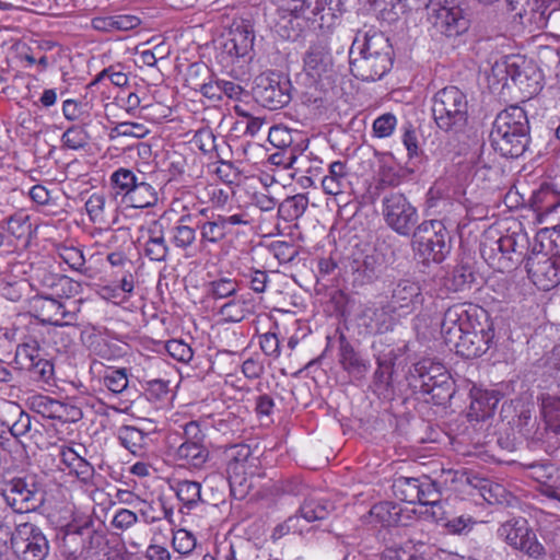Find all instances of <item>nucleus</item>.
I'll use <instances>...</instances> for the list:
<instances>
[{
  "mask_svg": "<svg viewBox=\"0 0 560 560\" xmlns=\"http://www.w3.org/2000/svg\"><path fill=\"white\" fill-rule=\"evenodd\" d=\"M476 282V273L469 264L457 265L452 272V287L454 291H466Z\"/></svg>",
  "mask_w": 560,
  "mask_h": 560,
  "instance_id": "obj_49",
  "label": "nucleus"
},
{
  "mask_svg": "<svg viewBox=\"0 0 560 560\" xmlns=\"http://www.w3.org/2000/svg\"><path fill=\"white\" fill-rule=\"evenodd\" d=\"M22 369L26 370L30 377L37 383L50 384L54 380V364L47 359H36L35 363L31 364L22 363Z\"/></svg>",
  "mask_w": 560,
  "mask_h": 560,
  "instance_id": "obj_45",
  "label": "nucleus"
},
{
  "mask_svg": "<svg viewBox=\"0 0 560 560\" xmlns=\"http://www.w3.org/2000/svg\"><path fill=\"white\" fill-rule=\"evenodd\" d=\"M190 214L182 215L170 229V241L180 250H188L197 240L196 229L189 225Z\"/></svg>",
  "mask_w": 560,
  "mask_h": 560,
  "instance_id": "obj_27",
  "label": "nucleus"
},
{
  "mask_svg": "<svg viewBox=\"0 0 560 560\" xmlns=\"http://www.w3.org/2000/svg\"><path fill=\"white\" fill-rule=\"evenodd\" d=\"M60 258L73 270L88 275L89 268H85V258L80 248L73 246H63L59 249Z\"/></svg>",
  "mask_w": 560,
  "mask_h": 560,
  "instance_id": "obj_53",
  "label": "nucleus"
},
{
  "mask_svg": "<svg viewBox=\"0 0 560 560\" xmlns=\"http://www.w3.org/2000/svg\"><path fill=\"white\" fill-rule=\"evenodd\" d=\"M117 438L120 444L136 456L143 455L149 445V433L133 425L120 427Z\"/></svg>",
  "mask_w": 560,
  "mask_h": 560,
  "instance_id": "obj_28",
  "label": "nucleus"
},
{
  "mask_svg": "<svg viewBox=\"0 0 560 560\" xmlns=\"http://www.w3.org/2000/svg\"><path fill=\"white\" fill-rule=\"evenodd\" d=\"M428 16L436 32L446 37H457L469 28V20L458 5H448V1L431 2L428 5Z\"/></svg>",
  "mask_w": 560,
  "mask_h": 560,
  "instance_id": "obj_12",
  "label": "nucleus"
},
{
  "mask_svg": "<svg viewBox=\"0 0 560 560\" xmlns=\"http://www.w3.org/2000/svg\"><path fill=\"white\" fill-rule=\"evenodd\" d=\"M269 142L278 149L291 148V131L281 126H272L268 133Z\"/></svg>",
  "mask_w": 560,
  "mask_h": 560,
  "instance_id": "obj_64",
  "label": "nucleus"
},
{
  "mask_svg": "<svg viewBox=\"0 0 560 560\" xmlns=\"http://www.w3.org/2000/svg\"><path fill=\"white\" fill-rule=\"evenodd\" d=\"M176 459L184 460L186 464L196 468L201 467L209 457V451L202 443H182L176 452Z\"/></svg>",
  "mask_w": 560,
  "mask_h": 560,
  "instance_id": "obj_33",
  "label": "nucleus"
},
{
  "mask_svg": "<svg viewBox=\"0 0 560 560\" xmlns=\"http://www.w3.org/2000/svg\"><path fill=\"white\" fill-rule=\"evenodd\" d=\"M490 141L501 156H522L530 143V127L526 112L520 106H510L500 112L492 124Z\"/></svg>",
  "mask_w": 560,
  "mask_h": 560,
  "instance_id": "obj_2",
  "label": "nucleus"
},
{
  "mask_svg": "<svg viewBox=\"0 0 560 560\" xmlns=\"http://www.w3.org/2000/svg\"><path fill=\"white\" fill-rule=\"evenodd\" d=\"M476 522L469 515H460L450 520H445L443 526L450 534L463 535L471 530Z\"/></svg>",
  "mask_w": 560,
  "mask_h": 560,
  "instance_id": "obj_62",
  "label": "nucleus"
},
{
  "mask_svg": "<svg viewBox=\"0 0 560 560\" xmlns=\"http://www.w3.org/2000/svg\"><path fill=\"white\" fill-rule=\"evenodd\" d=\"M467 95L457 86L448 85L432 97V116L438 128L457 135L466 128L469 118Z\"/></svg>",
  "mask_w": 560,
  "mask_h": 560,
  "instance_id": "obj_5",
  "label": "nucleus"
},
{
  "mask_svg": "<svg viewBox=\"0 0 560 560\" xmlns=\"http://www.w3.org/2000/svg\"><path fill=\"white\" fill-rule=\"evenodd\" d=\"M397 126V118L392 113H385L373 122V132L377 138L389 137Z\"/></svg>",
  "mask_w": 560,
  "mask_h": 560,
  "instance_id": "obj_60",
  "label": "nucleus"
},
{
  "mask_svg": "<svg viewBox=\"0 0 560 560\" xmlns=\"http://www.w3.org/2000/svg\"><path fill=\"white\" fill-rule=\"evenodd\" d=\"M396 358L394 350H389L376 357L377 368L373 373L371 385L375 394L385 395L392 387Z\"/></svg>",
  "mask_w": 560,
  "mask_h": 560,
  "instance_id": "obj_22",
  "label": "nucleus"
},
{
  "mask_svg": "<svg viewBox=\"0 0 560 560\" xmlns=\"http://www.w3.org/2000/svg\"><path fill=\"white\" fill-rule=\"evenodd\" d=\"M350 268L354 283L360 285L372 283L383 272L384 256L375 248L358 250L351 256Z\"/></svg>",
  "mask_w": 560,
  "mask_h": 560,
  "instance_id": "obj_17",
  "label": "nucleus"
},
{
  "mask_svg": "<svg viewBox=\"0 0 560 560\" xmlns=\"http://www.w3.org/2000/svg\"><path fill=\"white\" fill-rule=\"evenodd\" d=\"M273 493L278 495H301L304 493L305 485L299 478H288L275 482Z\"/></svg>",
  "mask_w": 560,
  "mask_h": 560,
  "instance_id": "obj_57",
  "label": "nucleus"
},
{
  "mask_svg": "<svg viewBox=\"0 0 560 560\" xmlns=\"http://www.w3.org/2000/svg\"><path fill=\"white\" fill-rule=\"evenodd\" d=\"M167 353L178 362L188 363L194 355L190 346L183 340L172 339L165 343Z\"/></svg>",
  "mask_w": 560,
  "mask_h": 560,
  "instance_id": "obj_56",
  "label": "nucleus"
},
{
  "mask_svg": "<svg viewBox=\"0 0 560 560\" xmlns=\"http://www.w3.org/2000/svg\"><path fill=\"white\" fill-rule=\"evenodd\" d=\"M536 211L541 214L553 213L560 208V194L549 186H542L533 196Z\"/></svg>",
  "mask_w": 560,
  "mask_h": 560,
  "instance_id": "obj_40",
  "label": "nucleus"
},
{
  "mask_svg": "<svg viewBox=\"0 0 560 560\" xmlns=\"http://www.w3.org/2000/svg\"><path fill=\"white\" fill-rule=\"evenodd\" d=\"M340 5V0H303L302 4L293 5L292 11L328 31L341 16Z\"/></svg>",
  "mask_w": 560,
  "mask_h": 560,
  "instance_id": "obj_16",
  "label": "nucleus"
},
{
  "mask_svg": "<svg viewBox=\"0 0 560 560\" xmlns=\"http://www.w3.org/2000/svg\"><path fill=\"white\" fill-rule=\"evenodd\" d=\"M127 369L108 370L103 376V384L114 394H121L128 389Z\"/></svg>",
  "mask_w": 560,
  "mask_h": 560,
  "instance_id": "obj_52",
  "label": "nucleus"
},
{
  "mask_svg": "<svg viewBox=\"0 0 560 560\" xmlns=\"http://www.w3.org/2000/svg\"><path fill=\"white\" fill-rule=\"evenodd\" d=\"M393 491L395 497L404 502L417 504V501H421L419 478L399 476L394 480Z\"/></svg>",
  "mask_w": 560,
  "mask_h": 560,
  "instance_id": "obj_35",
  "label": "nucleus"
},
{
  "mask_svg": "<svg viewBox=\"0 0 560 560\" xmlns=\"http://www.w3.org/2000/svg\"><path fill=\"white\" fill-rule=\"evenodd\" d=\"M89 139L88 131L82 126L78 125L69 127L61 137L63 147L71 150L85 148L89 143Z\"/></svg>",
  "mask_w": 560,
  "mask_h": 560,
  "instance_id": "obj_51",
  "label": "nucleus"
},
{
  "mask_svg": "<svg viewBox=\"0 0 560 560\" xmlns=\"http://www.w3.org/2000/svg\"><path fill=\"white\" fill-rule=\"evenodd\" d=\"M419 497H421V501H417L418 504L436 506L441 501V491L438 482L428 476L420 477Z\"/></svg>",
  "mask_w": 560,
  "mask_h": 560,
  "instance_id": "obj_48",
  "label": "nucleus"
},
{
  "mask_svg": "<svg viewBox=\"0 0 560 560\" xmlns=\"http://www.w3.org/2000/svg\"><path fill=\"white\" fill-rule=\"evenodd\" d=\"M529 476L535 479L540 486L551 481L557 468L552 464L535 462L527 466Z\"/></svg>",
  "mask_w": 560,
  "mask_h": 560,
  "instance_id": "obj_59",
  "label": "nucleus"
},
{
  "mask_svg": "<svg viewBox=\"0 0 560 560\" xmlns=\"http://www.w3.org/2000/svg\"><path fill=\"white\" fill-rule=\"evenodd\" d=\"M11 549L19 560H45L49 551V542L37 525L14 524L11 527Z\"/></svg>",
  "mask_w": 560,
  "mask_h": 560,
  "instance_id": "obj_10",
  "label": "nucleus"
},
{
  "mask_svg": "<svg viewBox=\"0 0 560 560\" xmlns=\"http://www.w3.org/2000/svg\"><path fill=\"white\" fill-rule=\"evenodd\" d=\"M246 305L247 301L245 299L231 300L221 306L220 314H222L228 322L238 323L243 320L248 313V308L245 307Z\"/></svg>",
  "mask_w": 560,
  "mask_h": 560,
  "instance_id": "obj_54",
  "label": "nucleus"
},
{
  "mask_svg": "<svg viewBox=\"0 0 560 560\" xmlns=\"http://www.w3.org/2000/svg\"><path fill=\"white\" fill-rule=\"evenodd\" d=\"M330 504L323 499L310 498L304 500L299 509V516L306 522L325 520L329 515Z\"/></svg>",
  "mask_w": 560,
  "mask_h": 560,
  "instance_id": "obj_39",
  "label": "nucleus"
},
{
  "mask_svg": "<svg viewBox=\"0 0 560 560\" xmlns=\"http://www.w3.org/2000/svg\"><path fill=\"white\" fill-rule=\"evenodd\" d=\"M411 385L422 395L430 396L436 406L446 405L455 393L451 374L440 363L422 360L413 364Z\"/></svg>",
  "mask_w": 560,
  "mask_h": 560,
  "instance_id": "obj_6",
  "label": "nucleus"
},
{
  "mask_svg": "<svg viewBox=\"0 0 560 560\" xmlns=\"http://www.w3.org/2000/svg\"><path fill=\"white\" fill-rule=\"evenodd\" d=\"M2 495L5 503L18 513L39 510L46 501V485L42 475L20 471L2 480Z\"/></svg>",
  "mask_w": 560,
  "mask_h": 560,
  "instance_id": "obj_4",
  "label": "nucleus"
},
{
  "mask_svg": "<svg viewBox=\"0 0 560 560\" xmlns=\"http://www.w3.org/2000/svg\"><path fill=\"white\" fill-rule=\"evenodd\" d=\"M36 359H42L39 354V345L36 340L19 345L15 351L14 361L22 366L24 364L35 363Z\"/></svg>",
  "mask_w": 560,
  "mask_h": 560,
  "instance_id": "obj_55",
  "label": "nucleus"
},
{
  "mask_svg": "<svg viewBox=\"0 0 560 560\" xmlns=\"http://www.w3.org/2000/svg\"><path fill=\"white\" fill-rule=\"evenodd\" d=\"M32 409L48 419H62L67 406L48 396L37 395L32 398Z\"/></svg>",
  "mask_w": 560,
  "mask_h": 560,
  "instance_id": "obj_36",
  "label": "nucleus"
},
{
  "mask_svg": "<svg viewBox=\"0 0 560 560\" xmlns=\"http://www.w3.org/2000/svg\"><path fill=\"white\" fill-rule=\"evenodd\" d=\"M528 528L525 520L509 521L499 527L498 534L508 545L516 549Z\"/></svg>",
  "mask_w": 560,
  "mask_h": 560,
  "instance_id": "obj_42",
  "label": "nucleus"
},
{
  "mask_svg": "<svg viewBox=\"0 0 560 560\" xmlns=\"http://www.w3.org/2000/svg\"><path fill=\"white\" fill-rule=\"evenodd\" d=\"M548 9V0H526L522 12L517 13V18L521 24H529L542 28L545 21H547Z\"/></svg>",
  "mask_w": 560,
  "mask_h": 560,
  "instance_id": "obj_31",
  "label": "nucleus"
},
{
  "mask_svg": "<svg viewBox=\"0 0 560 560\" xmlns=\"http://www.w3.org/2000/svg\"><path fill=\"white\" fill-rule=\"evenodd\" d=\"M139 180L140 178L131 170L125 167L116 170L110 176V183L118 189L117 194H121L124 199Z\"/></svg>",
  "mask_w": 560,
  "mask_h": 560,
  "instance_id": "obj_47",
  "label": "nucleus"
},
{
  "mask_svg": "<svg viewBox=\"0 0 560 560\" xmlns=\"http://www.w3.org/2000/svg\"><path fill=\"white\" fill-rule=\"evenodd\" d=\"M525 268L534 284L544 291L560 283V260L549 257L546 253L537 252L529 255Z\"/></svg>",
  "mask_w": 560,
  "mask_h": 560,
  "instance_id": "obj_15",
  "label": "nucleus"
},
{
  "mask_svg": "<svg viewBox=\"0 0 560 560\" xmlns=\"http://www.w3.org/2000/svg\"><path fill=\"white\" fill-rule=\"evenodd\" d=\"M423 301L424 296L419 282L399 279L392 284L387 307L398 316H406L419 310Z\"/></svg>",
  "mask_w": 560,
  "mask_h": 560,
  "instance_id": "obj_14",
  "label": "nucleus"
},
{
  "mask_svg": "<svg viewBox=\"0 0 560 560\" xmlns=\"http://www.w3.org/2000/svg\"><path fill=\"white\" fill-rule=\"evenodd\" d=\"M517 550L524 552L529 558L535 560H547V551L542 544L537 539L535 532L532 528L525 530L522 541L518 542Z\"/></svg>",
  "mask_w": 560,
  "mask_h": 560,
  "instance_id": "obj_46",
  "label": "nucleus"
},
{
  "mask_svg": "<svg viewBox=\"0 0 560 560\" xmlns=\"http://www.w3.org/2000/svg\"><path fill=\"white\" fill-rule=\"evenodd\" d=\"M382 215L387 226L404 237H410L419 225L417 208L401 192H389L383 197Z\"/></svg>",
  "mask_w": 560,
  "mask_h": 560,
  "instance_id": "obj_9",
  "label": "nucleus"
},
{
  "mask_svg": "<svg viewBox=\"0 0 560 560\" xmlns=\"http://www.w3.org/2000/svg\"><path fill=\"white\" fill-rule=\"evenodd\" d=\"M159 200L158 192L152 185L144 180H139L135 188L125 197L124 201L132 208L143 209L156 205Z\"/></svg>",
  "mask_w": 560,
  "mask_h": 560,
  "instance_id": "obj_32",
  "label": "nucleus"
},
{
  "mask_svg": "<svg viewBox=\"0 0 560 560\" xmlns=\"http://www.w3.org/2000/svg\"><path fill=\"white\" fill-rule=\"evenodd\" d=\"M255 34L250 25L241 23L232 27L222 44V54H226L234 62L235 59H252Z\"/></svg>",
  "mask_w": 560,
  "mask_h": 560,
  "instance_id": "obj_20",
  "label": "nucleus"
},
{
  "mask_svg": "<svg viewBox=\"0 0 560 560\" xmlns=\"http://www.w3.org/2000/svg\"><path fill=\"white\" fill-rule=\"evenodd\" d=\"M291 82L278 72L257 77L253 89L256 101L264 107L276 110L291 101Z\"/></svg>",
  "mask_w": 560,
  "mask_h": 560,
  "instance_id": "obj_11",
  "label": "nucleus"
},
{
  "mask_svg": "<svg viewBox=\"0 0 560 560\" xmlns=\"http://www.w3.org/2000/svg\"><path fill=\"white\" fill-rule=\"evenodd\" d=\"M347 183V167L341 161H335L329 165V174L322 180L323 189L328 195H338Z\"/></svg>",
  "mask_w": 560,
  "mask_h": 560,
  "instance_id": "obj_34",
  "label": "nucleus"
},
{
  "mask_svg": "<svg viewBox=\"0 0 560 560\" xmlns=\"http://www.w3.org/2000/svg\"><path fill=\"white\" fill-rule=\"evenodd\" d=\"M520 241L524 243L525 237H518L516 234H508L492 241L489 247L491 252L498 250L502 256L512 260L511 254H518L520 256L523 255L520 248H524L525 246L524 244H520Z\"/></svg>",
  "mask_w": 560,
  "mask_h": 560,
  "instance_id": "obj_44",
  "label": "nucleus"
},
{
  "mask_svg": "<svg viewBox=\"0 0 560 560\" xmlns=\"http://www.w3.org/2000/svg\"><path fill=\"white\" fill-rule=\"evenodd\" d=\"M425 544L413 538L400 546L388 547L381 553V560H425Z\"/></svg>",
  "mask_w": 560,
  "mask_h": 560,
  "instance_id": "obj_29",
  "label": "nucleus"
},
{
  "mask_svg": "<svg viewBox=\"0 0 560 560\" xmlns=\"http://www.w3.org/2000/svg\"><path fill=\"white\" fill-rule=\"evenodd\" d=\"M303 70L311 80L335 82V62L327 39L311 43L303 56Z\"/></svg>",
  "mask_w": 560,
  "mask_h": 560,
  "instance_id": "obj_13",
  "label": "nucleus"
},
{
  "mask_svg": "<svg viewBox=\"0 0 560 560\" xmlns=\"http://www.w3.org/2000/svg\"><path fill=\"white\" fill-rule=\"evenodd\" d=\"M113 131L117 132L118 136L132 137L138 139L144 138L150 132V130L143 124L131 121H122L117 124Z\"/></svg>",
  "mask_w": 560,
  "mask_h": 560,
  "instance_id": "obj_63",
  "label": "nucleus"
},
{
  "mask_svg": "<svg viewBox=\"0 0 560 560\" xmlns=\"http://www.w3.org/2000/svg\"><path fill=\"white\" fill-rule=\"evenodd\" d=\"M95 538L100 539L101 537L96 535L90 523L84 525L68 524L65 528L63 541L77 545L75 549L71 551L72 555H75L79 549L80 553L90 550Z\"/></svg>",
  "mask_w": 560,
  "mask_h": 560,
  "instance_id": "obj_25",
  "label": "nucleus"
},
{
  "mask_svg": "<svg viewBox=\"0 0 560 560\" xmlns=\"http://www.w3.org/2000/svg\"><path fill=\"white\" fill-rule=\"evenodd\" d=\"M411 248L423 262H442L451 252V236L440 220L420 223L412 234Z\"/></svg>",
  "mask_w": 560,
  "mask_h": 560,
  "instance_id": "obj_7",
  "label": "nucleus"
},
{
  "mask_svg": "<svg viewBox=\"0 0 560 560\" xmlns=\"http://www.w3.org/2000/svg\"><path fill=\"white\" fill-rule=\"evenodd\" d=\"M149 238L144 245V256L148 257L151 261L155 262H164L166 261L170 247L166 243L164 236V224L163 220L154 221L152 226H150Z\"/></svg>",
  "mask_w": 560,
  "mask_h": 560,
  "instance_id": "obj_24",
  "label": "nucleus"
},
{
  "mask_svg": "<svg viewBox=\"0 0 560 560\" xmlns=\"http://www.w3.org/2000/svg\"><path fill=\"white\" fill-rule=\"evenodd\" d=\"M539 400L547 430L560 434V389L541 394Z\"/></svg>",
  "mask_w": 560,
  "mask_h": 560,
  "instance_id": "obj_30",
  "label": "nucleus"
},
{
  "mask_svg": "<svg viewBox=\"0 0 560 560\" xmlns=\"http://www.w3.org/2000/svg\"><path fill=\"white\" fill-rule=\"evenodd\" d=\"M450 332H453V336L458 332L495 336L494 325L488 312L471 304H455L445 311L441 334Z\"/></svg>",
  "mask_w": 560,
  "mask_h": 560,
  "instance_id": "obj_8",
  "label": "nucleus"
},
{
  "mask_svg": "<svg viewBox=\"0 0 560 560\" xmlns=\"http://www.w3.org/2000/svg\"><path fill=\"white\" fill-rule=\"evenodd\" d=\"M308 198L304 194L287 197L278 208L279 214L285 221H293L302 217L307 209Z\"/></svg>",
  "mask_w": 560,
  "mask_h": 560,
  "instance_id": "obj_38",
  "label": "nucleus"
},
{
  "mask_svg": "<svg viewBox=\"0 0 560 560\" xmlns=\"http://www.w3.org/2000/svg\"><path fill=\"white\" fill-rule=\"evenodd\" d=\"M491 77L502 88H510L511 82L527 98L538 94L542 89V73L532 60L520 55L505 56L497 60L491 68Z\"/></svg>",
  "mask_w": 560,
  "mask_h": 560,
  "instance_id": "obj_3",
  "label": "nucleus"
},
{
  "mask_svg": "<svg viewBox=\"0 0 560 560\" xmlns=\"http://www.w3.org/2000/svg\"><path fill=\"white\" fill-rule=\"evenodd\" d=\"M201 485L197 481L180 480L176 483V495L188 510L201 501Z\"/></svg>",
  "mask_w": 560,
  "mask_h": 560,
  "instance_id": "obj_43",
  "label": "nucleus"
},
{
  "mask_svg": "<svg viewBox=\"0 0 560 560\" xmlns=\"http://www.w3.org/2000/svg\"><path fill=\"white\" fill-rule=\"evenodd\" d=\"M470 406L467 413L469 422H485L493 416L502 395L494 389H480L474 387L470 392Z\"/></svg>",
  "mask_w": 560,
  "mask_h": 560,
  "instance_id": "obj_21",
  "label": "nucleus"
},
{
  "mask_svg": "<svg viewBox=\"0 0 560 560\" xmlns=\"http://www.w3.org/2000/svg\"><path fill=\"white\" fill-rule=\"evenodd\" d=\"M172 546L180 555H189L196 547V538L186 529H178L172 539Z\"/></svg>",
  "mask_w": 560,
  "mask_h": 560,
  "instance_id": "obj_58",
  "label": "nucleus"
},
{
  "mask_svg": "<svg viewBox=\"0 0 560 560\" xmlns=\"http://www.w3.org/2000/svg\"><path fill=\"white\" fill-rule=\"evenodd\" d=\"M291 15L289 18L283 16L280 22L277 23V32L278 34L291 42H295L302 34V25L299 22V18L302 15H296L295 12L290 9Z\"/></svg>",
  "mask_w": 560,
  "mask_h": 560,
  "instance_id": "obj_50",
  "label": "nucleus"
},
{
  "mask_svg": "<svg viewBox=\"0 0 560 560\" xmlns=\"http://www.w3.org/2000/svg\"><path fill=\"white\" fill-rule=\"evenodd\" d=\"M458 335L453 336V332L442 334L445 343L465 359H474L485 354L494 343L495 337L471 332H458Z\"/></svg>",
  "mask_w": 560,
  "mask_h": 560,
  "instance_id": "obj_18",
  "label": "nucleus"
},
{
  "mask_svg": "<svg viewBox=\"0 0 560 560\" xmlns=\"http://www.w3.org/2000/svg\"><path fill=\"white\" fill-rule=\"evenodd\" d=\"M62 302L46 295H36L30 301V311L32 317L43 325H58Z\"/></svg>",
  "mask_w": 560,
  "mask_h": 560,
  "instance_id": "obj_23",
  "label": "nucleus"
},
{
  "mask_svg": "<svg viewBox=\"0 0 560 560\" xmlns=\"http://www.w3.org/2000/svg\"><path fill=\"white\" fill-rule=\"evenodd\" d=\"M338 342L340 366L347 372L352 383H361L365 380L371 369L370 361L354 349L343 334L339 336Z\"/></svg>",
  "mask_w": 560,
  "mask_h": 560,
  "instance_id": "obj_19",
  "label": "nucleus"
},
{
  "mask_svg": "<svg viewBox=\"0 0 560 560\" xmlns=\"http://www.w3.org/2000/svg\"><path fill=\"white\" fill-rule=\"evenodd\" d=\"M211 294L217 299L234 296L237 292V282L230 278H221L212 281Z\"/></svg>",
  "mask_w": 560,
  "mask_h": 560,
  "instance_id": "obj_61",
  "label": "nucleus"
},
{
  "mask_svg": "<svg viewBox=\"0 0 560 560\" xmlns=\"http://www.w3.org/2000/svg\"><path fill=\"white\" fill-rule=\"evenodd\" d=\"M401 508L390 501H383L374 504L370 514L375 517L382 526H395L400 522Z\"/></svg>",
  "mask_w": 560,
  "mask_h": 560,
  "instance_id": "obj_37",
  "label": "nucleus"
},
{
  "mask_svg": "<svg viewBox=\"0 0 560 560\" xmlns=\"http://www.w3.org/2000/svg\"><path fill=\"white\" fill-rule=\"evenodd\" d=\"M332 84L334 82H328V80H312L311 84L301 93L302 104L316 110L326 108Z\"/></svg>",
  "mask_w": 560,
  "mask_h": 560,
  "instance_id": "obj_26",
  "label": "nucleus"
},
{
  "mask_svg": "<svg viewBox=\"0 0 560 560\" xmlns=\"http://www.w3.org/2000/svg\"><path fill=\"white\" fill-rule=\"evenodd\" d=\"M200 230V241L202 243L218 244L225 238L229 230H225L220 214L212 217L211 220L205 221L198 225Z\"/></svg>",
  "mask_w": 560,
  "mask_h": 560,
  "instance_id": "obj_41",
  "label": "nucleus"
},
{
  "mask_svg": "<svg viewBox=\"0 0 560 560\" xmlns=\"http://www.w3.org/2000/svg\"><path fill=\"white\" fill-rule=\"evenodd\" d=\"M395 52L389 38L377 31H359L349 49L351 74L362 81L374 82L393 68Z\"/></svg>",
  "mask_w": 560,
  "mask_h": 560,
  "instance_id": "obj_1",
  "label": "nucleus"
}]
</instances>
